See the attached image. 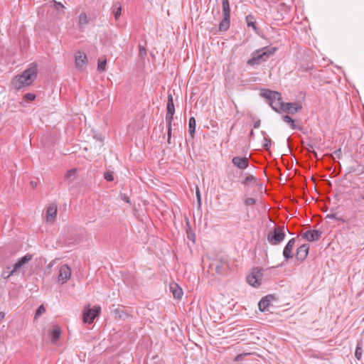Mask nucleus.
<instances>
[{
  "mask_svg": "<svg viewBox=\"0 0 364 364\" xmlns=\"http://www.w3.org/2000/svg\"><path fill=\"white\" fill-rule=\"evenodd\" d=\"M47 220L50 221L56 217L57 206L55 205H50L46 210Z\"/></svg>",
  "mask_w": 364,
  "mask_h": 364,
  "instance_id": "24",
  "label": "nucleus"
},
{
  "mask_svg": "<svg viewBox=\"0 0 364 364\" xmlns=\"http://www.w3.org/2000/svg\"><path fill=\"white\" fill-rule=\"evenodd\" d=\"M139 55L144 58L146 55V50L144 46H139Z\"/></svg>",
  "mask_w": 364,
  "mask_h": 364,
  "instance_id": "40",
  "label": "nucleus"
},
{
  "mask_svg": "<svg viewBox=\"0 0 364 364\" xmlns=\"http://www.w3.org/2000/svg\"><path fill=\"white\" fill-rule=\"evenodd\" d=\"M256 177L252 176V175H250L248 176H247L242 181V183L245 186H247L248 185L249 183H253L256 181Z\"/></svg>",
  "mask_w": 364,
  "mask_h": 364,
  "instance_id": "32",
  "label": "nucleus"
},
{
  "mask_svg": "<svg viewBox=\"0 0 364 364\" xmlns=\"http://www.w3.org/2000/svg\"><path fill=\"white\" fill-rule=\"evenodd\" d=\"M277 50L276 47L272 46H265L257 49L252 53V57L247 60V64L252 67L259 65L274 55Z\"/></svg>",
  "mask_w": 364,
  "mask_h": 364,
  "instance_id": "2",
  "label": "nucleus"
},
{
  "mask_svg": "<svg viewBox=\"0 0 364 364\" xmlns=\"http://www.w3.org/2000/svg\"><path fill=\"white\" fill-rule=\"evenodd\" d=\"M126 201H127V203H129V199H126Z\"/></svg>",
  "mask_w": 364,
  "mask_h": 364,
  "instance_id": "51",
  "label": "nucleus"
},
{
  "mask_svg": "<svg viewBox=\"0 0 364 364\" xmlns=\"http://www.w3.org/2000/svg\"><path fill=\"white\" fill-rule=\"evenodd\" d=\"M196 196H197L198 203L200 204V192H199L198 189L196 191Z\"/></svg>",
  "mask_w": 364,
  "mask_h": 364,
  "instance_id": "42",
  "label": "nucleus"
},
{
  "mask_svg": "<svg viewBox=\"0 0 364 364\" xmlns=\"http://www.w3.org/2000/svg\"><path fill=\"white\" fill-rule=\"evenodd\" d=\"M175 113V107L173 103V98L171 94H168V102H167V107H166V122L167 124V135H168V139L167 142L168 144L171 143V124H172V120L173 118V115Z\"/></svg>",
  "mask_w": 364,
  "mask_h": 364,
  "instance_id": "4",
  "label": "nucleus"
},
{
  "mask_svg": "<svg viewBox=\"0 0 364 364\" xmlns=\"http://www.w3.org/2000/svg\"><path fill=\"white\" fill-rule=\"evenodd\" d=\"M112 312L116 319L126 320L129 316L124 306L119 305Z\"/></svg>",
  "mask_w": 364,
  "mask_h": 364,
  "instance_id": "17",
  "label": "nucleus"
},
{
  "mask_svg": "<svg viewBox=\"0 0 364 364\" xmlns=\"http://www.w3.org/2000/svg\"><path fill=\"white\" fill-rule=\"evenodd\" d=\"M272 141L269 138L264 137V141H263V148L265 150H269L271 146Z\"/></svg>",
  "mask_w": 364,
  "mask_h": 364,
  "instance_id": "34",
  "label": "nucleus"
},
{
  "mask_svg": "<svg viewBox=\"0 0 364 364\" xmlns=\"http://www.w3.org/2000/svg\"><path fill=\"white\" fill-rule=\"evenodd\" d=\"M261 96L267 100L269 105L275 112L282 113L284 102H282L279 92L264 90L261 92Z\"/></svg>",
  "mask_w": 364,
  "mask_h": 364,
  "instance_id": "3",
  "label": "nucleus"
},
{
  "mask_svg": "<svg viewBox=\"0 0 364 364\" xmlns=\"http://www.w3.org/2000/svg\"><path fill=\"white\" fill-rule=\"evenodd\" d=\"M37 66L32 64L28 68L25 70L21 74L17 75L13 77L11 83L15 90H20L23 87L31 85L37 77Z\"/></svg>",
  "mask_w": 364,
  "mask_h": 364,
  "instance_id": "1",
  "label": "nucleus"
},
{
  "mask_svg": "<svg viewBox=\"0 0 364 364\" xmlns=\"http://www.w3.org/2000/svg\"><path fill=\"white\" fill-rule=\"evenodd\" d=\"M296 242V238L294 237L289 240L283 250V257L286 262H288L293 257V248Z\"/></svg>",
  "mask_w": 364,
  "mask_h": 364,
  "instance_id": "13",
  "label": "nucleus"
},
{
  "mask_svg": "<svg viewBox=\"0 0 364 364\" xmlns=\"http://www.w3.org/2000/svg\"><path fill=\"white\" fill-rule=\"evenodd\" d=\"M23 99L26 101V102H32L35 99H36V95L33 94V93H26L24 96H23Z\"/></svg>",
  "mask_w": 364,
  "mask_h": 364,
  "instance_id": "37",
  "label": "nucleus"
},
{
  "mask_svg": "<svg viewBox=\"0 0 364 364\" xmlns=\"http://www.w3.org/2000/svg\"><path fill=\"white\" fill-rule=\"evenodd\" d=\"M77 177V168H72L67 171L65 178L68 182H73Z\"/></svg>",
  "mask_w": 364,
  "mask_h": 364,
  "instance_id": "26",
  "label": "nucleus"
},
{
  "mask_svg": "<svg viewBox=\"0 0 364 364\" xmlns=\"http://www.w3.org/2000/svg\"><path fill=\"white\" fill-rule=\"evenodd\" d=\"M170 289L173 293V296L174 298L178 299H181L183 296V290L176 283L171 284Z\"/></svg>",
  "mask_w": 364,
  "mask_h": 364,
  "instance_id": "21",
  "label": "nucleus"
},
{
  "mask_svg": "<svg viewBox=\"0 0 364 364\" xmlns=\"http://www.w3.org/2000/svg\"><path fill=\"white\" fill-rule=\"evenodd\" d=\"M75 63L77 69H85L87 64L86 54L82 51H77L75 54Z\"/></svg>",
  "mask_w": 364,
  "mask_h": 364,
  "instance_id": "11",
  "label": "nucleus"
},
{
  "mask_svg": "<svg viewBox=\"0 0 364 364\" xmlns=\"http://www.w3.org/2000/svg\"><path fill=\"white\" fill-rule=\"evenodd\" d=\"M363 355V348H362V341H359L357 343L356 348L355 350V356L358 360H360Z\"/></svg>",
  "mask_w": 364,
  "mask_h": 364,
  "instance_id": "29",
  "label": "nucleus"
},
{
  "mask_svg": "<svg viewBox=\"0 0 364 364\" xmlns=\"http://www.w3.org/2000/svg\"><path fill=\"white\" fill-rule=\"evenodd\" d=\"M223 18L219 24V31H227L230 25V8L229 0H222Z\"/></svg>",
  "mask_w": 364,
  "mask_h": 364,
  "instance_id": "5",
  "label": "nucleus"
},
{
  "mask_svg": "<svg viewBox=\"0 0 364 364\" xmlns=\"http://www.w3.org/2000/svg\"><path fill=\"white\" fill-rule=\"evenodd\" d=\"M272 296H266L263 297L259 302L258 303L259 309L262 311H269V306H270L271 300L269 298H271Z\"/></svg>",
  "mask_w": 364,
  "mask_h": 364,
  "instance_id": "19",
  "label": "nucleus"
},
{
  "mask_svg": "<svg viewBox=\"0 0 364 364\" xmlns=\"http://www.w3.org/2000/svg\"><path fill=\"white\" fill-rule=\"evenodd\" d=\"M313 154L315 156H317V153L316 151H313Z\"/></svg>",
  "mask_w": 364,
  "mask_h": 364,
  "instance_id": "50",
  "label": "nucleus"
},
{
  "mask_svg": "<svg viewBox=\"0 0 364 364\" xmlns=\"http://www.w3.org/2000/svg\"><path fill=\"white\" fill-rule=\"evenodd\" d=\"M196 121L195 117H191L189 119L188 122V133L190 134V137L186 139V142H190L193 141L194 139V134L196 132Z\"/></svg>",
  "mask_w": 364,
  "mask_h": 364,
  "instance_id": "18",
  "label": "nucleus"
},
{
  "mask_svg": "<svg viewBox=\"0 0 364 364\" xmlns=\"http://www.w3.org/2000/svg\"><path fill=\"white\" fill-rule=\"evenodd\" d=\"M107 60L105 59H99L97 63V70L100 73H102L106 70Z\"/></svg>",
  "mask_w": 364,
  "mask_h": 364,
  "instance_id": "30",
  "label": "nucleus"
},
{
  "mask_svg": "<svg viewBox=\"0 0 364 364\" xmlns=\"http://www.w3.org/2000/svg\"><path fill=\"white\" fill-rule=\"evenodd\" d=\"M256 203V200L253 198H247L244 200V203L246 206H252L254 205Z\"/></svg>",
  "mask_w": 364,
  "mask_h": 364,
  "instance_id": "39",
  "label": "nucleus"
},
{
  "mask_svg": "<svg viewBox=\"0 0 364 364\" xmlns=\"http://www.w3.org/2000/svg\"><path fill=\"white\" fill-rule=\"evenodd\" d=\"M362 172L364 173V166H363V171H362Z\"/></svg>",
  "mask_w": 364,
  "mask_h": 364,
  "instance_id": "52",
  "label": "nucleus"
},
{
  "mask_svg": "<svg viewBox=\"0 0 364 364\" xmlns=\"http://www.w3.org/2000/svg\"><path fill=\"white\" fill-rule=\"evenodd\" d=\"M232 163L239 169L244 170L249 166V159L247 157L235 156L232 159Z\"/></svg>",
  "mask_w": 364,
  "mask_h": 364,
  "instance_id": "16",
  "label": "nucleus"
},
{
  "mask_svg": "<svg viewBox=\"0 0 364 364\" xmlns=\"http://www.w3.org/2000/svg\"><path fill=\"white\" fill-rule=\"evenodd\" d=\"M61 329L58 326H55L53 331H51L50 341L52 343H55L60 338Z\"/></svg>",
  "mask_w": 364,
  "mask_h": 364,
  "instance_id": "23",
  "label": "nucleus"
},
{
  "mask_svg": "<svg viewBox=\"0 0 364 364\" xmlns=\"http://www.w3.org/2000/svg\"><path fill=\"white\" fill-rule=\"evenodd\" d=\"M282 120L287 123L292 129L301 130L302 127L299 124H296L295 120L293 119L289 115L286 114L282 116Z\"/></svg>",
  "mask_w": 364,
  "mask_h": 364,
  "instance_id": "20",
  "label": "nucleus"
},
{
  "mask_svg": "<svg viewBox=\"0 0 364 364\" xmlns=\"http://www.w3.org/2000/svg\"><path fill=\"white\" fill-rule=\"evenodd\" d=\"M247 282L252 287H257L261 284V282L257 280V277H255V275H252V273L247 277Z\"/></svg>",
  "mask_w": 364,
  "mask_h": 364,
  "instance_id": "28",
  "label": "nucleus"
},
{
  "mask_svg": "<svg viewBox=\"0 0 364 364\" xmlns=\"http://www.w3.org/2000/svg\"><path fill=\"white\" fill-rule=\"evenodd\" d=\"M101 312L100 306H95L92 309L85 306L82 311V321L84 323H92Z\"/></svg>",
  "mask_w": 364,
  "mask_h": 364,
  "instance_id": "7",
  "label": "nucleus"
},
{
  "mask_svg": "<svg viewBox=\"0 0 364 364\" xmlns=\"http://www.w3.org/2000/svg\"><path fill=\"white\" fill-rule=\"evenodd\" d=\"M282 112H287L290 114L299 112L302 109V106L299 102H284Z\"/></svg>",
  "mask_w": 364,
  "mask_h": 364,
  "instance_id": "12",
  "label": "nucleus"
},
{
  "mask_svg": "<svg viewBox=\"0 0 364 364\" xmlns=\"http://www.w3.org/2000/svg\"><path fill=\"white\" fill-rule=\"evenodd\" d=\"M46 311V308L43 304L38 306L36 311L35 318L39 317L41 314H43Z\"/></svg>",
  "mask_w": 364,
  "mask_h": 364,
  "instance_id": "36",
  "label": "nucleus"
},
{
  "mask_svg": "<svg viewBox=\"0 0 364 364\" xmlns=\"http://www.w3.org/2000/svg\"><path fill=\"white\" fill-rule=\"evenodd\" d=\"M5 317V314L4 312H0V321L4 319Z\"/></svg>",
  "mask_w": 364,
  "mask_h": 364,
  "instance_id": "43",
  "label": "nucleus"
},
{
  "mask_svg": "<svg viewBox=\"0 0 364 364\" xmlns=\"http://www.w3.org/2000/svg\"><path fill=\"white\" fill-rule=\"evenodd\" d=\"M186 230L187 237H188V239H189L190 240H192L194 242L196 235H195L194 232L192 230V229L191 228L190 222L187 218H186Z\"/></svg>",
  "mask_w": 364,
  "mask_h": 364,
  "instance_id": "25",
  "label": "nucleus"
},
{
  "mask_svg": "<svg viewBox=\"0 0 364 364\" xmlns=\"http://www.w3.org/2000/svg\"><path fill=\"white\" fill-rule=\"evenodd\" d=\"M327 218H336V215L335 214H328L327 215Z\"/></svg>",
  "mask_w": 364,
  "mask_h": 364,
  "instance_id": "45",
  "label": "nucleus"
},
{
  "mask_svg": "<svg viewBox=\"0 0 364 364\" xmlns=\"http://www.w3.org/2000/svg\"><path fill=\"white\" fill-rule=\"evenodd\" d=\"M284 226H276L272 232L267 235V240L272 245H279L285 237Z\"/></svg>",
  "mask_w": 364,
  "mask_h": 364,
  "instance_id": "6",
  "label": "nucleus"
},
{
  "mask_svg": "<svg viewBox=\"0 0 364 364\" xmlns=\"http://www.w3.org/2000/svg\"><path fill=\"white\" fill-rule=\"evenodd\" d=\"M246 23L248 27H252L254 31L257 33H259V28L257 26L255 18L252 14H249L245 18Z\"/></svg>",
  "mask_w": 364,
  "mask_h": 364,
  "instance_id": "22",
  "label": "nucleus"
},
{
  "mask_svg": "<svg viewBox=\"0 0 364 364\" xmlns=\"http://www.w3.org/2000/svg\"><path fill=\"white\" fill-rule=\"evenodd\" d=\"M341 149H339L338 150H337L336 151H335V154H341Z\"/></svg>",
  "mask_w": 364,
  "mask_h": 364,
  "instance_id": "46",
  "label": "nucleus"
},
{
  "mask_svg": "<svg viewBox=\"0 0 364 364\" xmlns=\"http://www.w3.org/2000/svg\"><path fill=\"white\" fill-rule=\"evenodd\" d=\"M51 3L53 4V7L58 11H60V9L63 10L65 8L60 2H58L55 0H53Z\"/></svg>",
  "mask_w": 364,
  "mask_h": 364,
  "instance_id": "38",
  "label": "nucleus"
},
{
  "mask_svg": "<svg viewBox=\"0 0 364 364\" xmlns=\"http://www.w3.org/2000/svg\"><path fill=\"white\" fill-rule=\"evenodd\" d=\"M250 136H253V135H254V132H253V131H252V130L250 132Z\"/></svg>",
  "mask_w": 364,
  "mask_h": 364,
  "instance_id": "49",
  "label": "nucleus"
},
{
  "mask_svg": "<svg viewBox=\"0 0 364 364\" xmlns=\"http://www.w3.org/2000/svg\"><path fill=\"white\" fill-rule=\"evenodd\" d=\"M252 274L257 277L259 282L262 280L263 276L262 269L255 268L252 269Z\"/></svg>",
  "mask_w": 364,
  "mask_h": 364,
  "instance_id": "31",
  "label": "nucleus"
},
{
  "mask_svg": "<svg viewBox=\"0 0 364 364\" xmlns=\"http://www.w3.org/2000/svg\"><path fill=\"white\" fill-rule=\"evenodd\" d=\"M121 11H122V6H121L120 3H119V2L114 3L113 14H114V18L116 20H117L119 18V16L121 15Z\"/></svg>",
  "mask_w": 364,
  "mask_h": 364,
  "instance_id": "27",
  "label": "nucleus"
},
{
  "mask_svg": "<svg viewBox=\"0 0 364 364\" xmlns=\"http://www.w3.org/2000/svg\"><path fill=\"white\" fill-rule=\"evenodd\" d=\"M32 255L31 254H26L23 257L19 258L17 262L13 265V269L11 270V272L5 275V272L3 274V277L4 279L9 278L10 276L16 274L26 263H28L29 261L32 259Z\"/></svg>",
  "mask_w": 364,
  "mask_h": 364,
  "instance_id": "9",
  "label": "nucleus"
},
{
  "mask_svg": "<svg viewBox=\"0 0 364 364\" xmlns=\"http://www.w3.org/2000/svg\"><path fill=\"white\" fill-rule=\"evenodd\" d=\"M104 178L107 181H114V173L112 171H106L104 173Z\"/></svg>",
  "mask_w": 364,
  "mask_h": 364,
  "instance_id": "35",
  "label": "nucleus"
},
{
  "mask_svg": "<svg viewBox=\"0 0 364 364\" xmlns=\"http://www.w3.org/2000/svg\"><path fill=\"white\" fill-rule=\"evenodd\" d=\"M87 23V14L83 12L79 16V24L84 25Z\"/></svg>",
  "mask_w": 364,
  "mask_h": 364,
  "instance_id": "33",
  "label": "nucleus"
},
{
  "mask_svg": "<svg viewBox=\"0 0 364 364\" xmlns=\"http://www.w3.org/2000/svg\"><path fill=\"white\" fill-rule=\"evenodd\" d=\"M71 276V269L68 264H63L60 267L57 282L60 284H65Z\"/></svg>",
  "mask_w": 364,
  "mask_h": 364,
  "instance_id": "10",
  "label": "nucleus"
},
{
  "mask_svg": "<svg viewBox=\"0 0 364 364\" xmlns=\"http://www.w3.org/2000/svg\"><path fill=\"white\" fill-rule=\"evenodd\" d=\"M31 185L33 188H36L37 186V183L35 181H31Z\"/></svg>",
  "mask_w": 364,
  "mask_h": 364,
  "instance_id": "44",
  "label": "nucleus"
},
{
  "mask_svg": "<svg viewBox=\"0 0 364 364\" xmlns=\"http://www.w3.org/2000/svg\"><path fill=\"white\" fill-rule=\"evenodd\" d=\"M322 232L318 230H311L306 231L303 235V239L309 241L314 242L318 241L321 237Z\"/></svg>",
  "mask_w": 364,
  "mask_h": 364,
  "instance_id": "14",
  "label": "nucleus"
},
{
  "mask_svg": "<svg viewBox=\"0 0 364 364\" xmlns=\"http://www.w3.org/2000/svg\"><path fill=\"white\" fill-rule=\"evenodd\" d=\"M361 198L363 200H364V191H363V193L361 194Z\"/></svg>",
  "mask_w": 364,
  "mask_h": 364,
  "instance_id": "48",
  "label": "nucleus"
},
{
  "mask_svg": "<svg viewBox=\"0 0 364 364\" xmlns=\"http://www.w3.org/2000/svg\"><path fill=\"white\" fill-rule=\"evenodd\" d=\"M210 267L214 269L217 274L223 275L229 269V264L225 258H220L213 260Z\"/></svg>",
  "mask_w": 364,
  "mask_h": 364,
  "instance_id": "8",
  "label": "nucleus"
},
{
  "mask_svg": "<svg viewBox=\"0 0 364 364\" xmlns=\"http://www.w3.org/2000/svg\"><path fill=\"white\" fill-rule=\"evenodd\" d=\"M309 250V246L308 244L301 245L296 249V259L300 262L304 261L308 256Z\"/></svg>",
  "mask_w": 364,
  "mask_h": 364,
  "instance_id": "15",
  "label": "nucleus"
},
{
  "mask_svg": "<svg viewBox=\"0 0 364 364\" xmlns=\"http://www.w3.org/2000/svg\"><path fill=\"white\" fill-rule=\"evenodd\" d=\"M11 271H4L2 272V274L5 272V275L6 276L7 274H9V273Z\"/></svg>",
  "mask_w": 364,
  "mask_h": 364,
  "instance_id": "47",
  "label": "nucleus"
},
{
  "mask_svg": "<svg viewBox=\"0 0 364 364\" xmlns=\"http://www.w3.org/2000/svg\"><path fill=\"white\" fill-rule=\"evenodd\" d=\"M260 123H261V121L259 119H258L256 122H255V123H254V128L255 129L259 128V126H260Z\"/></svg>",
  "mask_w": 364,
  "mask_h": 364,
  "instance_id": "41",
  "label": "nucleus"
}]
</instances>
